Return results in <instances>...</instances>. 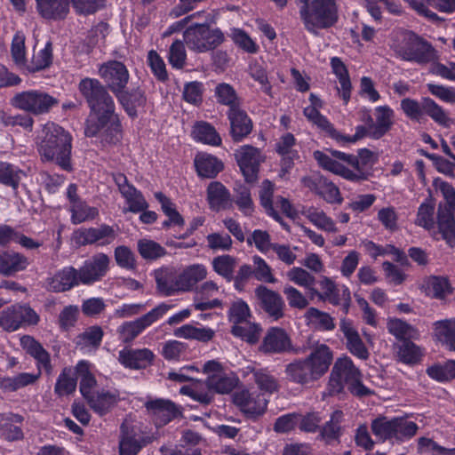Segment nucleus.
<instances>
[{
	"instance_id": "f257e3e1",
	"label": "nucleus",
	"mask_w": 455,
	"mask_h": 455,
	"mask_svg": "<svg viewBox=\"0 0 455 455\" xmlns=\"http://www.w3.org/2000/svg\"><path fill=\"white\" fill-rule=\"evenodd\" d=\"M332 360L331 349L325 344H316L307 357L288 363L284 372L291 382L307 385L320 379L328 371Z\"/></svg>"
},
{
	"instance_id": "f03ea898",
	"label": "nucleus",
	"mask_w": 455,
	"mask_h": 455,
	"mask_svg": "<svg viewBox=\"0 0 455 455\" xmlns=\"http://www.w3.org/2000/svg\"><path fill=\"white\" fill-rule=\"evenodd\" d=\"M37 148L46 161H54L64 170H70L72 137L61 126L54 123L43 125L37 137Z\"/></svg>"
},
{
	"instance_id": "7ed1b4c3",
	"label": "nucleus",
	"mask_w": 455,
	"mask_h": 455,
	"mask_svg": "<svg viewBox=\"0 0 455 455\" xmlns=\"http://www.w3.org/2000/svg\"><path fill=\"white\" fill-rule=\"evenodd\" d=\"M362 372L349 356L339 357L335 361L330 374L329 392L331 395L339 394L347 386L355 395H368L371 390L362 383Z\"/></svg>"
},
{
	"instance_id": "20e7f679",
	"label": "nucleus",
	"mask_w": 455,
	"mask_h": 455,
	"mask_svg": "<svg viewBox=\"0 0 455 455\" xmlns=\"http://www.w3.org/2000/svg\"><path fill=\"white\" fill-rule=\"evenodd\" d=\"M302 5L299 14L306 29L317 34L321 29L332 27L339 19L337 0H298Z\"/></svg>"
},
{
	"instance_id": "39448f33",
	"label": "nucleus",
	"mask_w": 455,
	"mask_h": 455,
	"mask_svg": "<svg viewBox=\"0 0 455 455\" xmlns=\"http://www.w3.org/2000/svg\"><path fill=\"white\" fill-rule=\"evenodd\" d=\"M314 157L322 168L347 180L360 181L365 179L359 159L354 155L340 151H331L330 154L315 151Z\"/></svg>"
},
{
	"instance_id": "423d86ee",
	"label": "nucleus",
	"mask_w": 455,
	"mask_h": 455,
	"mask_svg": "<svg viewBox=\"0 0 455 455\" xmlns=\"http://www.w3.org/2000/svg\"><path fill=\"white\" fill-rule=\"evenodd\" d=\"M396 54L403 60L424 66L438 60L437 51L424 38L415 33L407 32L396 46Z\"/></svg>"
},
{
	"instance_id": "0eeeda50",
	"label": "nucleus",
	"mask_w": 455,
	"mask_h": 455,
	"mask_svg": "<svg viewBox=\"0 0 455 455\" xmlns=\"http://www.w3.org/2000/svg\"><path fill=\"white\" fill-rule=\"evenodd\" d=\"M444 202L438 204L436 213V225L441 233L442 239L445 240L451 247L455 246V189L448 182H441L439 184Z\"/></svg>"
},
{
	"instance_id": "6e6552de",
	"label": "nucleus",
	"mask_w": 455,
	"mask_h": 455,
	"mask_svg": "<svg viewBox=\"0 0 455 455\" xmlns=\"http://www.w3.org/2000/svg\"><path fill=\"white\" fill-rule=\"evenodd\" d=\"M105 110L103 108L100 111H92L86 120L84 133L87 137L100 136L107 142L115 143L119 140L121 124L115 114V108L109 113Z\"/></svg>"
},
{
	"instance_id": "1a4fd4ad",
	"label": "nucleus",
	"mask_w": 455,
	"mask_h": 455,
	"mask_svg": "<svg viewBox=\"0 0 455 455\" xmlns=\"http://www.w3.org/2000/svg\"><path fill=\"white\" fill-rule=\"evenodd\" d=\"M58 100L42 90H28L16 93L11 105L20 110L38 116L48 113Z\"/></svg>"
},
{
	"instance_id": "9d476101",
	"label": "nucleus",
	"mask_w": 455,
	"mask_h": 455,
	"mask_svg": "<svg viewBox=\"0 0 455 455\" xmlns=\"http://www.w3.org/2000/svg\"><path fill=\"white\" fill-rule=\"evenodd\" d=\"M183 38L189 50L205 52L219 46L224 41V35L218 28L213 29L205 24H197L187 28Z\"/></svg>"
},
{
	"instance_id": "9b49d317",
	"label": "nucleus",
	"mask_w": 455,
	"mask_h": 455,
	"mask_svg": "<svg viewBox=\"0 0 455 455\" xmlns=\"http://www.w3.org/2000/svg\"><path fill=\"white\" fill-rule=\"evenodd\" d=\"M171 308L172 305L162 302L135 320L123 323L117 328L119 339L124 343L132 342L147 328L162 319Z\"/></svg>"
},
{
	"instance_id": "f8f14e48",
	"label": "nucleus",
	"mask_w": 455,
	"mask_h": 455,
	"mask_svg": "<svg viewBox=\"0 0 455 455\" xmlns=\"http://www.w3.org/2000/svg\"><path fill=\"white\" fill-rule=\"evenodd\" d=\"M107 88L96 78H84L78 84V90L86 100L91 111H100L105 108V112L109 113L115 108V102Z\"/></svg>"
},
{
	"instance_id": "ddd939ff",
	"label": "nucleus",
	"mask_w": 455,
	"mask_h": 455,
	"mask_svg": "<svg viewBox=\"0 0 455 455\" xmlns=\"http://www.w3.org/2000/svg\"><path fill=\"white\" fill-rule=\"evenodd\" d=\"M201 371L206 375L208 387L212 388L213 394H229L239 381L235 374L226 372L222 363L217 360L205 362Z\"/></svg>"
},
{
	"instance_id": "4468645a",
	"label": "nucleus",
	"mask_w": 455,
	"mask_h": 455,
	"mask_svg": "<svg viewBox=\"0 0 455 455\" xmlns=\"http://www.w3.org/2000/svg\"><path fill=\"white\" fill-rule=\"evenodd\" d=\"M250 307L247 303L242 299L235 300L228 311L229 321L234 323L232 333L235 336L241 337L250 343H254L258 339L259 328L256 324L241 326L239 323H245L250 316Z\"/></svg>"
},
{
	"instance_id": "2eb2a0df",
	"label": "nucleus",
	"mask_w": 455,
	"mask_h": 455,
	"mask_svg": "<svg viewBox=\"0 0 455 455\" xmlns=\"http://www.w3.org/2000/svg\"><path fill=\"white\" fill-rule=\"evenodd\" d=\"M98 73L115 95L126 88L130 79L128 68L118 60H108L100 64Z\"/></svg>"
},
{
	"instance_id": "dca6fc26",
	"label": "nucleus",
	"mask_w": 455,
	"mask_h": 455,
	"mask_svg": "<svg viewBox=\"0 0 455 455\" xmlns=\"http://www.w3.org/2000/svg\"><path fill=\"white\" fill-rule=\"evenodd\" d=\"M235 156L246 181H255L259 165L265 161L260 149L251 145H243L235 150Z\"/></svg>"
},
{
	"instance_id": "f3484780",
	"label": "nucleus",
	"mask_w": 455,
	"mask_h": 455,
	"mask_svg": "<svg viewBox=\"0 0 455 455\" xmlns=\"http://www.w3.org/2000/svg\"><path fill=\"white\" fill-rule=\"evenodd\" d=\"M76 234L81 244H94L99 247L112 244L117 237V231L114 227L107 224H101L95 228H81Z\"/></svg>"
},
{
	"instance_id": "a211bd4d",
	"label": "nucleus",
	"mask_w": 455,
	"mask_h": 455,
	"mask_svg": "<svg viewBox=\"0 0 455 455\" xmlns=\"http://www.w3.org/2000/svg\"><path fill=\"white\" fill-rule=\"evenodd\" d=\"M109 263V257L103 252L96 253L85 260L78 270L81 283L91 284L100 280L108 271Z\"/></svg>"
},
{
	"instance_id": "6ab92c4d",
	"label": "nucleus",
	"mask_w": 455,
	"mask_h": 455,
	"mask_svg": "<svg viewBox=\"0 0 455 455\" xmlns=\"http://www.w3.org/2000/svg\"><path fill=\"white\" fill-rule=\"evenodd\" d=\"M243 378L252 379L259 394L270 395L279 391L280 384L278 379L266 368H258L254 365H247L241 369Z\"/></svg>"
},
{
	"instance_id": "aec40b11",
	"label": "nucleus",
	"mask_w": 455,
	"mask_h": 455,
	"mask_svg": "<svg viewBox=\"0 0 455 455\" xmlns=\"http://www.w3.org/2000/svg\"><path fill=\"white\" fill-rule=\"evenodd\" d=\"M113 179L128 205L127 211L137 213L145 211L148 207L142 193L129 183L125 175L116 173L113 175Z\"/></svg>"
},
{
	"instance_id": "412c9836",
	"label": "nucleus",
	"mask_w": 455,
	"mask_h": 455,
	"mask_svg": "<svg viewBox=\"0 0 455 455\" xmlns=\"http://www.w3.org/2000/svg\"><path fill=\"white\" fill-rule=\"evenodd\" d=\"M234 403L248 415L259 416L265 412L268 399L256 391L243 389L235 393Z\"/></svg>"
},
{
	"instance_id": "4be33fe9",
	"label": "nucleus",
	"mask_w": 455,
	"mask_h": 455,
	"mask_svg": "<svg viewBox=\"0 0 455 455\" xmlns=\"http://www.w3.org/2000/svg\"><path fill=\"white\" fill-rule=\"evenodd\" d=\"M20 342L26 353L35 359L36 374H39L40 377L42 372L44 371L47 375H51L53 371L51 355L42 344L29 335L22 336Z\"/></svg>"
},
{
	"instance_id": "5701e85b",
	"label": "nucleus",
	"mask_w": 455,
	"mask_h": 455,
	"mask_svg": "<svg viewBox=\"0 0 455 455\" xmlns=\"http://www.w3.org/2000/svg\"><path fill=\"white\" fill-rule=\"evenodd\" d=\"M375 121L367 115L365 123L371 124V138L379 140L387 134L394 125L395 111L387 105L376 107L374 109Z\"/></svg>"
},
{
	"instance_id": "b1692460",
	"label": "nucleus",
	"mask_w": 455,
	"mask_h": 455,
	"mask_svg": "<svg viewBox=\"0 0 455 455\" xmlns=\"http://www.w3.org/2000/svg\"><path fill=\"white\" fill-rule=\"evenodd\" d=\"M255 295L260 307L270 317L278 320L283 316L285 304L279 293L259 285L255 289Z\"/></svg>"
},
{
	"instance_id": "393cba45",
	"label": "nucleus",
	"mask_w": 455,
	"mask_h": 455,
	"mask_svg": "<svg viewBox=\"0 0 455 455\" xmlns=\"http://www.w3.org/2000/svg\"><path fill=\"white\" fill-rule=\"evenodd\" d=\"M339 331L346 339L347 349L353 355L362 360L369 357V351L351 320L342 318L339 322Z\"/></svg>"
},
{
	"instance_id": "a878e982",
	"label": "nucleus",
	"mask_w": 455,
	"mask_h": 455,
	"mask_svg": "<svg viewBox=\"0 0 455 455\" xmlns=\"http://www.w3.org/2000/svg\"><path fill=\"white\" fill-rule=\"evenodd\" d=\"M321 287V300L328 301L337 306L342 305L345 313H347L351 301L350 291L347 287L343 286L340 290L335 283L327 276H323L319 282Z\"/></svg>"
},
{
	"instance_id": "bb28decb",
	"label": "nucleus",
	"mask_w": 455,
	"mask_h": 455,
	"mask_svg": "<svg viewBox=\"0 0 455 455\" xmlns=\"http://www.w3.org/2000/svg\"><path fill=\"white\" fill-rule=\"evenodd\" d=\"M220 292V287L213 281H206L196 290L193 306L196 310H207L221 307L222 302L214 298Z\"/></svg>"
},
{
	"instance_id": "cd10ccee",
	"label": "nucleus",
	"mask_w": 455,
	"mask_h": 455,
	"mask_svg": "<svg viewBox=\"0 0 455 455\" xmlns=\"http://www.w3.org/2000/svg\"><path fill=\"white\" fill-rule=\"evenodd\" d=\"M291 347V341L284 330L277 327L270 328L260 346V350L267 354H281Z\"/></svg>"
},
{
	"instance_id": "c85d7f7f",
	"label": "nucleus",
	"mask_w": 455,
	"mask_h": 455,
	"mask_svg": "<svg viewBox=\"0 0 455 455\" xmlns=\"http://www.w3.org/2000/svg\"><path fill=\"white\" fill-rule=\"evenodd\" d=\"M81 283L78 270L67 267L46 280V288L53 292L66 291Z\"/></svg>"
},
{
	"instance_id": "c756f323",
	"label": "nucleus",
	"mask_w": 455,
	"mask_h": 455,
	"mask_svg": "<svg viewBox=\"0 0 455 455\" xmlns=\"http://www.w3.org/2000/svg\"><path fill=\"white\" fill-rule=\"evenodd\" d=\"M227 115L230 122V133L235 141H241L251 133L252 122L240 106L229 108Z\"/></svg>"
},
{
	"instance_id": "7c9ffc66",
	"label": "nucleus",
	"mask_w": 455,
	"mask_h": 455,
	"mask_svg": "<svg viewBox=\"0 0 455 455\" xmlns=\"http://www.w3.org/2000/svg\"><path fill=\"white\" fill-rule=\"evenodd\" d=\"M295 147L296 139L290 132L282 135L275 144V150L282 156L281 176H284L290 172L294 164V159L299 157Z\"/></svg>"
},
{
	"instance_id": "2f4dec72",
	"label": "nucleus",
	"mask_w": 455,
	"mask_h": 455,
	"mask_svg": "<svg viewBox=\"0 0 455 455\" xmlns=\"http://www.w3.org/2000/svg\"><path fill=\"white\" fill-rule=\"evenodd\" d=\"M154 357V353L148 348H126L119 351L118 354L121 364L135 370L147 368L152 363Z\"/></svg>"
},
{
	"instance_id": "473e14b6",
	"label": "nucleus",
	"mask_w": 455,
	"mask_h": 455,
	"mask_svg": "<svg viewBox=\"0 0 455 455\" xmlns=\"http://www.w3.org/2000/svg\"><path fill=\"white\" fill-rule=\"evenodd\" d=\"M148 412L154 417L157 426L170 422L178 414L176 405L170 400L162 398L148 400L145 403Z\"/></svg>"
},
{
	"instance_id": "72a5a7b5",
	"label": "nucleus",
	"mask_w": 455,
	"mask_h": 455,
	"mask_svg": "<svg viewBox=\"0 0 455 455\" xmlns=\"http://www.w3.org/2000/svg\"><path fill=\"white\" fill-rule=\"evenodd\" d=\"M156 289L163 296H172L181 291L179 275L173 268L163 267L155 271Z\"/></svg>"
},
{
	"instance_id": "f704fd0d",
	"label": "nucleus",
	"mask_w": 455,
	"mask_h": 455,
	"mask_svg": "<svg viewBox=\"0 0 455 455\" xmlns=\"http://www.w3.org/2000/svg\"><path fill=\"white\" fill-rule=\"evenodd\" d=\"M28 266V260L24 255L13 251H0V274L12 276L23 271Z\"/></svg>"
},
{
	"instance_id": "c9c22d12",
	"label": "nucleus",
	"mask_w": 455,
	"mask_h": 455,
	"mask_svg": "<svg viewBox=\"0 0 455 455\" xmlns=\"http://www.w3.org/2000/svg\"><path fill=\"white\" fill-rule=\"evenodd\" d=\"M86 400L94 412L100 416H103L109 412L117 404L119 401V394L117 391L102 390L95 392Z\"/></svg>"
},
{
	"instance_id": "e433bc0d",
	"label": "nucleus",
	"mask_w": 455,
	"mask_h": 455,
	"mask_svg": "<svg viewBox=\"0 0 455 455\" xmlns=\"http://www.w3.org/2000/svg\"><path fill=\"white\" fill-rule=\"evenodd\" d=\"M435 204L432 198L426 199L419 207L415 224L431 232V235L435 238L439 233V228L435 230V221L434 218Z\"/></svg>"
},
{
	"instance_id": "4c0bfd02",
	"label": "nucleus",
	"mask_w": 455,
	"mask_h": 455,
	"mask_svg": "<svg viewBox=\"0 0 455 455\" xmlns=\"http://www.w3.org/2000/svg\"><path fill=\"white\" fill-rule=\"evenodd\" d=\"M434 337L446 348L455 351V318L436 321L433 324Z\"/></svg>"
},
{
	"instance_id": "58836bf2",
	"label": "nucleus",
	"mask_w": 455,
	"mask_h": 455,
	"mask_svg": "<svg viewBox=\"0 0 455 455\" xmlns=\"http://www.w3.org/2000/svg\"><path fill=\"white\" fill-rule=\"evenodd\" d=\"M39 13L45 19L61 20L69 12L68 0H36Z\"/></svg>"
},
{
	"instance_id": "ea45409f",
	"label": "nucleus",
	"mask_w": 455,
	"mask_h": 455,
	"mask_svg": "<svg viewBox=\"0 0 455 455\" xmlns=\"http://www.w3.org/2000/svg\"><path fill=\"white\" fill-rule=\"evenodd\" d=\"M23 417L12 412L0 413V431L8 441H15L23 438V432L18 424H21Z\"/></svg>"
},
{
	"instance_id": "a19ab883",
	"label": "nucleus",
	"mask_w": 455,
	"mask_h": 455,
	"mask_svg": "<svg viewBox=\"0 0 455 455\" xmlns=\"http://www.w3.org/2000/svg\"><path fill=\"white\" fill-rule=\"evenodd\" d=\"M207 201L210 208L218 212L229 206L230 194L222 183L212 181L207 188Z\"/></svg>"
},
{
	"instance_id": "79ce46f5",
	"label": "nucleus",
	"mask_w": 455,
	"mask_h": 455,
	"mask_svg": "<svg viewBox=\"0 0 455 455\" xmlns=\"http://www.w3.org/2000/svg\"><path fill=\"white\" fill-rule=\"evenodd\" d=\"M195 166L198 175L204 178H214L223 169L221 161L206 153H199L196 156Z\"/></svg>"
},
{
	"instance_id": "37998d69",
	"label": "nucleus",
	"mask_w": 455,
	"mask_h": 455,
	"mask_svg": "<svg viewBox=\"0 0 455 455\" xmlns=\"http://www.w3.org/2000/svg\"><path fill=\"white\" fill-rule=\"evenodd\" d=\"M155 197L161 204V209L167 217V220L163 222V228L164 229H168L172 227L180 228L185 225L184 218L177 211L175 204H173L170 198L161 192L156 193Z\"/></svg>"
},
{
	"instance_id": "c03bdc74",
	"label": "nucleus",
	"mask_w": 455,
	"mask_h": 455,
	"mask_svg": "<svg viewBox=\"0 0 455 455\" xmlns=\"http://www.w3.org/2000/svg\"><path fill=\"white\" fill-rule=\"evenodd\" d=\"M331 67L340 84L339 93L345 104H347L351 97V81L347 68L339 57L331 59Z\"/></svg>"
},
{
	"instance_id": "a18cd8bd",
	"label": "nucleus",
	"mask_w": 455,
	"mask_h": 455,
	"mask_svg": "<svg viewBox=\"0 0 455 455\" xmlns=\"http://www.w3.org/2000/svg\"><path fill=\"white\" fill-rule=\"evenodd\" d=\"M119 103L123 106L125 112L132 117L137 116V108H141L146 103V96L144 92L140 88L131 92L123 90L120 93L115 95Z\"/></svg>"
},
{
	"instance_id": "49530a36",
	"label": "nucleus",
	"mask_w": 455,
	"mask_h": 455,
	"mask_svg": "<svg viewBox=\"0 0 455 455\" xmlns=\"http://www.w3.org/2000/svg\"><path fill=\"white\" fill-rule=\"evenodd\" d=\"M180 392L204 404H209L213 400V393L208 387L207 379L205 382L196 380L190 385L183 386Z\"/></svg>"
},
{
	"instance_id": "de8ad7c7",
	"label": "nucleus",
	"mask_w": 455,
	"mask_h": 455,
	"mask_svg": "<svg viewBox=\"0 0 455 455\" xmlns=\"http://www.w3.org/2000/svg\"><path fill=\"white\" fill-rule=\"evenodd\" d=\"M174 335L186 339L208 342L212 339L215 331L209 327H196L192 324H184L174 331Z\"/></svg>"
},
{
	"instance_id": "09e8293b",
	"label": "nucleus",
	"mask_w": 455,
	"mask_h": 455,
	"mask_svg": "<svg viewBox=\"0 0 455 455\" xmlns=\"http://www.w3.org/2000/svg\"><path fill=\"white\" fill-rule=\"evenodd\" d=\"M192 135L196 141L211 146H220L222 141L216 129L207 122H197L193 127Z\"/></svg>"
},
{
	"instance_id": "8fccbe9b",
	"label": "nucleus",
	"mask_w": 455,
	"mask_h": 455,
	"mask_svg": "<svg viewBox=\"0 0 455 455\" xmlns=\"http://www.w3.org/2000/svg\"><path fill=\"white\" fill-rule=\"evenodd\" d=\"M207 275L206 267L203 265H192L179 275L181 291L191 290L196 283L204 280Z\"/></svg>"
},
{
	"instance_id": "3c124183",
	"label": "nucleus",
	"mask_w": 455,
	"mask_h": 455,
	"mask_svg": "<svg viewBox=\"0 0 455 455\" xmlns=\"http://www.w3.org/2000/svg\"><path fill=\"white\" fill-rule=\"evenodd\" d=\"M76 371L80 378V392L87 399L95 393L92 389L97 384L95 377L91 371V364L86 361H80L76 366Z\"/></svg>"
},
{
	"instance_id": "603ef678",
	"label": "nucleus",
	"mask_w": 455,
	"mask_h": 455,
	"mask_svg": "<svg viewBox=\"0 0 455 455\" xmlns=\"http://www.w3.org/2000/svg\"><path fill=\"white\" fill-rule=\"evenodd\" d=\"M68 211L71 213L70 220L75 225L93 220L99 215V210L84 200L69 205Z\"/></svg>"
},
{
	"instance_id": "864d4df0",
	"label": "nucleus",
	"mask_w": 455,
	"mask_h": 455,
	"mask_svg": "<svg viewBox=\"0 0 455 455\" xmlns=\"http://www.w3.org/2000/svg\"><path fill=\"white\" fill-rule=\"evenodd\" d=\"M419 429L418 425L403 417H394L393 441L403 443L412 438Z\"/></svg>"
},
{
	"instance_id": "5fc2aeb1",
	"label": "nucleus",
	"mask_w": 455,
	"mask_h": 455,
	"mask_svg": "<svg viewBox=\"0 0 455 455\" xmlns=\"http://www.w3.org/2000/svg\"><path fill=\"white\" fill-rule=\"evenodd\" d=\"M422 288L426 293L436 299H443L451 292V287L446 278L428 276L424 279Z\"/></svg>"
},
{
	"instance_id": "6e6d98bb",
	"label": "nucleus",
	"mask_w": 455,
	"mask_h": 455,
	"mask_svg": "<svg viewBox=\"0 0 455 455\" xmlns=\"http://www.w3.org/2000/svg\"><path fill=\"white\" fill-rule=\"evenodd\" d=\"M305 317L308 323L321 331H332L335 328L333 318L326 312L315 307H309Z\"/></svg>"
},
{
	"instance_id": "4d7b16f0",
	"label": "nucleus",
	"mask_w": 455,
	"mask_h": 455,
	"mask_svg": "<svg viewBox=\"0 0 455 455\" xmlns=\"http://www.w3.org/2000/svg\"><path fill=\"white\" fill-rule=\"evenodd\" d=\"M24 172L18 167L0 161V183L10 186L16 193Z\"/></svg>"
},
{
	"instance_id": "13d9d810",
	"label": "nucleus",
	"mask_w": 455,
	"mask_h": 455,
	"mask_svg": "<svg viewBox=\"0 0 455 455\" xmlns=\"http://www.w3.org/2000/svg\"><path fill=\"white\" fill-rule=\"evenodd\" d=\"M394 418L379 416L371 423V429L374 436L381 442L393 441Z\"/></svg>"
},
{
	"instance_id": "bf43d9fd",
	"label": "nucleus",
	"mask_w": 455,
	"mask_h": 455,
	"mask_svg": "<svg viewBox=\"0 0 455 455\" xmlns=\"http://www.w3.org/2000/svg\"><path fill=\"white\" fill-rule=\"evenodd\" d=\"M343 419V412L335 411L331 415V419L321 428L320 436L326 443H330L339 437L341 434L340 423Z\"/></svg>"
},
{
	"instance_id": "052dcab7",
	"label": "nucleus",
	"mask_w": 455,
	"mask_h": 455,
	"mask_svg": "<svg viewBox=\"0 0 455 455\" xmlns=\"http://www.w3.org/2000/svg\"><path fill=\"white\" fill-rule=\"evenodd\" d=\"M425 114L430 116L439 125L449 128L452 121L445 110L430 98H424Z\"/></svg>"
},
{
	"instance_id": "680f3d73",
	"label": "nucleus",
	"mask_w": 455,
	"mask_h": 455,
	"mask_svg": "<svg viewBox=\"0 0 455 455\" xmlns=\"http://www.w3.org/2000/svg\"><path fill=\"white\" fill-rule=\"evenodd\" d=\"M388 331L397 339H415L418 336L413 326L398 318H390L387 324Z\"/></svg>"
},
{
	"instance_id": "e2e57ef3",
	"label": "nucleus",
	"mask_w": 455,
	"mask_h": 455,
	"mask_svg": "<svg viewBox=\"0 0 455 455\" xmlns=\"http://www.w3.org/2000/svg\"><path fill=\"white\" fill-rule=\"evenodd\" d=\"M304 215L312 224L322 230L327 232L337 231L335 222L322 210L311 207L305 211Z\"/></svg>"
},
{
	"instance_id": "0e129e2a",
	"label": "nucleus",
	"mask_w": 455,
	"mask_h": 455,
	"mask_svg": "<svg viewBox=\"0 0 455 455\" xmlns=\"http://www.w3.org/2000/svg\"><path fill=\"white\" fill-rule=\"evenodd\" d=\"M76 387V379L74 376L72 369L64 368L57 379L54 392L59 396H63L74 392Z\"/></svg>"
},
{
	"instance_id": "69168bd1",
	"label": "nucleus",
	"mask_w": 455,
	"mask_h": 455,
	"mask_svg": "<svg viewBox=\"0 0 455 455\" xmlns=\"http://www.w3.org/2000/svg\"><path fill=\"white\" fill-rule=\"evenodd\" d=\"M214 94L217 98V101L220 104L228 106L229 108H234L240 105L236 92L229 84H219L215 87Z\"/></svg>"
},
{
	"instance_id": "338daca9",
	"label": "nucleus",
	"mask_w": 455,
	"mask_h": 455,
	"mask_svg": "<svg viewBox=\"0 0 455 455\" xmlns=\"http://www.w3.org/2000/svg\"><path fill=\"white\" fill-rule=\"evenodd\" d=\"M103 338V331L100 326H90L77 337V345L81 348H97Z\"/></svg>"
},
{
	"instance_id": "774afa93",
	"label": "nucleus",
	"mask_w": 455,
	"mask_h": 455,
	"mask_svg": "<svg viewBox=\"0 0 455 455\" xmlns=\"http://www.w3.org/2000/svg\"><path fill=\"white\" fill-rule=\"evenodd\" d=\"M236 264V259L228 254L218 256L212 259L214 271L228 281L233 279Z\"/></svg>"
}]
</instances>
